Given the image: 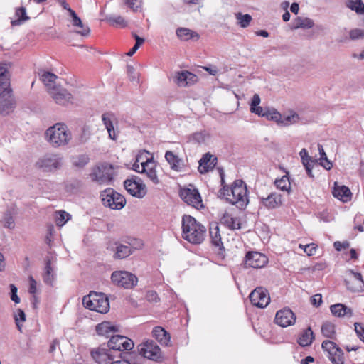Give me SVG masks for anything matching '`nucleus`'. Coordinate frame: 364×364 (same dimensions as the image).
Returning <instances> with one entry per match:
<instances>
[{
	"label": "nucleus",
	"instance_id": "nucleus-59",
	"mask_svg": "<svg viewBox=\"0 0 364 364\" xmlns=\"http://www.w3.org/2000/svg\"><path fill=\"white\" fill-rule=\"evenodd\" d=\"M267 112L269 114V117H267L268 119H271V120L275 121L278 124H281V120H282V116L281 115V114L279 112H278L277 111H276L274 109H272V110L267 109Z\"/></svg>",
	"mask_w": 364,
	"mask_h": 364
},
{
	"label": "nucleus",
	"instance_id": "nucleus-41",
	"mask_svg": "<svg viewBox=\"0 0 364 364\" xmlns=\"http://www.w3.org/2000/svg\"><path fill=\"white\" fill-rule=\"evenodd\" d=\"M148 154H149V152L145 150L138 154L136 158V161L132 165V169L136 172L142 173L143 164L145 162L144 157L146 159V155Z\"/></svg>",
	"mask_w": 364,
	"mask_h": 364
},
{
	"label": "nucleus",
	"instance_id": "nucleus-34",
	"mask_svg": "<svg viewBox=\"0 0 364 364\" xmlns=\"http://www.w3.org/2000/svg\"><path fill=\"white\" fill-rule=\"evenodd\" d=\"M116 250L114 255L115 259H122L128 257L132 254V251L130 250V247L126 244H122L119 242H115Z\"/></svg>",
	"mask_w": 364,
	"mask_h": 364
},
{
	"label": "nucleus",
	"instance_id": "nucleus-18",
	"mask_svg": "<svg viewBox=\"0 0 364 364\" xmlns=\"http://www.w3.org/2000/svg\"><path fill=\"white\" fill-rule=\"evenodd\" d=\"M0 96H1L0 97V113L2 115H8L14 111L16 106V102L11 96V89L9 88V86H8L7 90Z\"/></svg>",
	"mask_w": 364,
	"mask_h": 364
},
{
	"label": "nucleus",
	"instance_id": "nucleus-55",
	"mask_svg": "<svg viewBox=\"0 0 364 364\" xmlns=\"http://www.w3.org/2000/svg\"><path fill=\"white\" fill-rule=\"evenodd\" d=\"M14 320H15V323L17 326L18 329L21 331V325L20 323L24 322L26 321V314L22 309H18L16 310V311L14 314Z\"/></svg>",
	"mask_w": 364,
	"mask_h": 364
},
{
	"label": "nucleus",
	"instance_id": "nucleus-19",
	"mask_svg": "<svg viewBox=\"0 0 364 364\" xmlns=\"http://www.w3.org/2000/svg\"><path fill=\"white\" fill-rule=\"evenodd\" d=\"M275 323L282 327H287L294 324L296 316L289 308H284L276 314Z\"/></svg>",
	"mask_w": 364,
	"mask_h": 364
},
{
	"label": "nucleus",
	"instance_id": "nucleus-49",
	"mask_svg": "<svg viewBox=\"0 0 364 364\" xmlns=\"http://www.w3.org/2000/svg\"><path fill=\"white\" fill-rule=\"evenodd\" d=\"M235 18L237 20V24L242 28H247L252 19L250 14H242L240 12L235 14Z\"/></svg>",
	"mask_w": 364,
	"mask_h": 364
},
{
	"label": "nucleus",
	"instance_id": "nucleus-29",
	"mask_svg": "<svg viewBox=\"0 0 364 364\" xmlns=\"http://www.w3.org/2000/svg\"><path fill=\"white\" fill-rule=\"evenodd\" d=\"M209 234L212 245L218 247L220 251L223 250L224 247L222 242L219 227L217 224H213L210 226Z\"/></svg>",
	"mask_w": 364,
	"mask_h": 364
},
{
	"label": "nucleus",
	"instance_id": "nucleus-23",
	"mask_svg": "<svg viewBox=\"0 0 364 364\" xmlns=\"http://www.w3.org/2000/svg\"><path fill=\"white\" fill-rule=\"evenodd\" d=\"M260 202L267 209H275L282 205V196L279 193L272 192L267 197H261Z\"/></svg>",
	"mask_w": 364,
	"mask_h": 364
},
{
	"label": "nucleus",
	"instance_id": "nucleus-61",
	"mask_svg": "<svg viewBox=\"0 0 364 364\" xmlns=\"http://www.w3.org/2000/svg\"><path fill=\"white\" fill-rule=\"evenodd\" d=\"M124 1L128 7L136 11L141 7L142 0H124Z\"/></svg>",
	"mask_w": 364,
	"mask_h": 364
},
{
	"label": "nucleus",
	"instance_id": "nucleus-5",
	"mask_svg": "<svg viewBox=\"0 0 364 364\" xmlns=\"http://www.w3.org/2000/svg\"><path fill=\"white\" fill-rule=\"evenodd\" d=\"M137 350L141 356L154 362L161 363L164 360L161 348L153 340H147L138 345Z\"/></svg>",
	"mask_w": 364,
	"mask_h": 364
},
{
	"label": "nucleus",
	"instance_id": "nucleus-50",
	"mask_svg": "<svg viewBox=\"0 0 364 364\" xmlns=\"http://www.w3.org/2000/svg\"><path fill=\"white\" fill-rule=\"evenodd\" d=\"M174 83L178 87L187 86V76L186 75V70L176 72L173 77Z\"/></svg>",
	"mask_w": 364,
	"mask_h": 364
},
{
	"label": "nucleus",
	"instance_id": "nucleus-4",
	"mask_svg": "<svg viewBox=\"0 0 364 364\" xmlns=\"http://www.w3.org/2000/svg\"><path fill=\"white\" fill-rule=\"evenodd\" d=\"M82 304L86 309L101 314L107 313L109 309V302L105 294L91 291L82 299Z\"/></svg>",
	"mask_w": 364,
	"mask_h": 364
},
{
	"label": "nucleus",
	"instance_id": "nucleus-31",
	"mask_svg": "<svg viewBox=\"0 0 364 364\" xmlns=\"http://www.w3.org/2000/svg\"><path fill=\"white\" fill-rule=\"evenodd\" d=\"M330 309L332 314L338 317H343L345 316L351 317L353 316L352 309L343 304L338 303L331 305Z\"/></svg>",
	"mask_w": 364,
	"mask_h": 364
},
{
	"label": "nucleus",
	"instance_id": "nucleus-32",
	"mask_svg": "<svg viewBox=\"0 0 364 364\" xmlns=\"http://www.w3.org/2000/svg\"><path fill=\"white\" fill-rule=\"evenodd\" d=\"M55 278V274L51 267V259L49 257L45 259V272L43 274V282L49 285H52Z\"/></svg>",
	"mask_w": 364,
	"mask_h": 364
},
{
	"label": "nucleus",
	"instance_id": "nucleus-52",
	"mask_svg": "<svg viewBox=\"0 0 364 364\" xmlns=\"http://www.w3.org/2000/svg\"><path fill=\"white\" fill-rule=\"evenodd\" d=\"M72 25L75 27H77V28H80V30L77 31V33H78L82 36H87L90 33V29L88 27V26L84 24L81 20L79 23H75L74 21V18H72Z\"/></svg>",
	"mask_w": 364,
	"mask_h": 364
},
{
	"label": "nucleus",
	"instance_id": "nucleus-63",
	"mask_svg": "<svg viewBox=\"0 0 364 364\" xmlns=\"http://www.w3.org/2000/svg\"><path fill=\"white\" fill-rule=\"evenodd\" d=\"M146 299L149 302L156 303L159 301L158 294L154 291H148L146 294Z\"/></svg>",
	"mask_w": 364,
	"mask_h": 364
},
{
	"label": "nucleus",
	"instance_id": "nucleus-43",
	"mask_svg": "<svg viewBox=\"0 0 364 364\" xmlns=\"http://www.w3.org/2000/svg\"><path fill=\"white\" fill-rule=\"evenodd\" d=\"M57 76L50 72H44L41 75V80L43 82L45 85L48 87V92H50V88L53 87H55L54 85L55 81L57 79Z\"/></svg>",
	"mask_w": 364,
	"mask_h": 364
},
{
	"label": "nucleus",
	"instance_id": "nucleus-1",
	"mask_svg": "<svg viewBox=\"0 0 364 364\" xmlns=\"http://www.w3.org/2000/svg\"><path fill=\"white\" fill-rule=\"evenodd\" d=\"M220 192L225 196L230 203L236 205L241 209L244 208L249 202L247 186L242 180L235 181L230 188L223 186Z\"/></svg>",
	"mask_w": 364,
	"mask_h": 364
},
{
	"label": "nucleus",
	"instance_id": "nucleus-62",
	"mask_svg": "<svg viewBox=\"0 0 364 364\" xmlns=\"http://www.w3.org/2000/svg\"><path fill=\"white\" fill-rule=\"evenodd\" d=\"M90 136V128L88 127H87V126H84L82 128V133H81L80 136V142L81 143L86 142L89 139Z\"/></svg>",
	"mask_w": 364,
	"mask_h": 364
},
{
	"label": "nucleus",
	"instance_id": "nucleus-8",
	"mask_svg": "<svg viewBox=\"0 0 364 364\" xmlns=\"http://www.w3.org/2000/svg\"><path fill=\"white\" fill-rule=\"evenodd\" d=\"M179 195L181 198L188 205L196 209L203 208L200 194L193 185L190 184L188 187L181 188Z\"/></svg>",
	"mask_w": 364,
	"mask_h": 364
},
{
	"label": "nucleus",
	"instance_id": "nucleus-64",
	"mask_svg": "<svg viewBox=\"0 0 364 364\" xmlns=\"http://www.w3.org/2000/svg\"><path fill=\"white\" fill-rule=\"evenodd\" d=\"M354 326L358 337L364 343V328L358 323H355Z\"/></svg>",
	"mask_w": 364,
	"mask_h": 364
},
{
	"label": "nucleus",
	"instance_id": "nucleus-58",
	"mask_svg": "<svg viewBox=\"0 0 364 364\" xmlns=\"http://www.w3.org/2000/svg\"><path fill=\"white\" fill-rule=\"evenodd\" d=\"M127 71L131 81L139 82V73L132 65H127Z\"/></svg>",
	"mask_w": 364,
	"mask_h": 364
},
{
	"label": "nucleus",
	"instance_id": "nucleus-57",
	"mask_svg": "<svg viewBox=\"0 0 364 364\" xmlns=\"http://www.w3.org/2000/svg\"><path fill=\"white\" fill-rule=\"evenodd\" d=\"M298 120H299V115L297 114L294 113L291 115L282 117L281 124L287 126V125H289L290 124L296 122Z\"/></svg>",
	"mask_w": 364,
	"mask_h": 364
},
{
	"label": "nucleus",
	"instance_id": "nucleus-51",
	"mask_svg": "<svg viewBox=\"0 0 364 364\" xmlns=\"http://www.w3.org/2000/svg\"><path fill=\"white\" fill-rule=\"evenodd\" d=\"M70 218V215L65 210L57 212L55 223L58 226H63Z\"/></svg>",
	"mask_w": 364,
	"mask_h": 364
},
{
	"label": "nucleus",
	"instance_id": "nucleus-14",
	"mask_svg": "<svg viewBox=\"0 0 364 364\" xmlns=\"http://www.w3.org/2000/svg\"><path fill=\"white\" fill-rule=\"evenodd\" d=\"M125 189L133 196L142 198L146 194V186L137 177L124 182Z\"/></svg>",
	"mask_w": 364,
	"mask_h": 364
},
{
	"label": "nucleus",
	"instance_id": "nucleus-15",
	"mask_svg": "<svg viewBox=\"0 0 364 364\" xmlns=\"http://www.w3.org/2000/svg\"><path fill=\"white\" fill-rule=\"evenodd\" d=\"M249 298L252 304L259 308L266 307L270 301L267 290L262 287H257L253 290Z\"/></svg>",
	"mask_w": 364,
	"mask_h": 364
},
{
	"label": "nucleus",
	"instance_id": "nucleus-53",
	"mask_svg": "<svg viewBox=\"0 0 364 364\" xmlns=\"http://www.w3.org/2000/svg\"><path fill=\"white\" fill-rule=\"evenodd\" d=\"M56 1H57V2H58V4H60L62 6V7H63L64 9L67 10V11L69 12V14H70V15L71 18H74V21H75V23H80V18L77 16V14L75 13V11L74 10H73V9L69 6V4L66 2V1H65V0H56Z\"/></svg>",
	"mask_w": 364,
	"mask_h": 364
},
{
	"label": "nucleus",
	"instance_id": "nucleus-26",
	"mask_svg": "<svg viewBox=\"0 0 364 364\" xmlns=\"http://www.w3.org/2000/svg\"><path fill=\"white\" fill-rule=\"evenodd\" d=\"M152 335L161 345L170 346L171 336L164 328L156 326L152 331Z\"/></svg>",
	"mask_w": 364,
	"mask_h": 364
},
{
	"label": "nucleus",
	"instance_id": "nucleus-35",
	"mask_svg": "<svg viewBox=\"0 0 364 364\" xmlns=\"http://www.w3.org/2000/svg\"><path fill=\"white\" fill-rule=\"evenodd\" d=\"M222 222L230 230H240L241 228L240 219L226 213L222 218Z\"/></svg>",
	"mask_w": 364,
	"mask_h": 364
},
{
	"label": "nucleus",
	"instance_id": "nucleus-20",
	"mask_svg": "<svg viewBox=\"0 0 364 364\" xmlns=\"http://www.w3.org/2000/svg\"><path fill=\"white\" fill-rule=\"evenodd\" d=\"M92 357L99 364H109L114 360L112 350L108 348H105L102 346L99 347L97 350L92 351Z\"/></svg>",
	"mask_w": 364,
	"mask_h": 364
},
{
	"label": "nucleus",
	"instance_id": "nucleus-40",
	"mask_svg": "<svg viewBox=\"0 0 364 364\" xmlns=\"http://www.w3.org/2000/svg\"><path fill=\"white\" fill-rule=\"evenodd\" d=\"M314 26V22L309 18H304L299 16L295 19L294 28H311Z\"/></svg>",
	"mask_w": 364,
	"mask_h": 364
},
{
	"label": "nucleus",
	"instance_id": "nucleus-12",
	"mask_svg": "<svg viewBox=\"0 0 364 364\" xmlns=\"http://www.w3.org/2000/svg\"><path fill=\"white\" fill-rule=\"evenodd\" d=\"M134 346V342L131 339L119 335L112 336V338L107 343V347L109 348L112 351L117 352L130 350Z\"/></svg>",
	"mask_w": 364,
	"mask_h": 364
},
{
	"label": "nucleus",
	"instance_id": "nucleus-44",
	"mask_svg": "<svg viewBox=\"0 0 364 364\" xmlns=\"http://www.w3.org/2000/svg\"><path fill=\"white\" fill-rule=\"evenodd\" d=\"M4 228L14 229L15 228V221L13 213L11 210H7L4 213L1 220Z\"/></svg>",
	"mask_w": 364,
	"mask_h": 364
},
{
	"label": "nucleus",
	"instance_id": "nucleus-3",
	"mask_svg": "<svg viewBox=\"0 0 364 364\" xmlns=\"http://www.w3.org/2000/svg\"><path fill=\"white\" fill-rule=\"evenodd\" d=\"M46 140L54 147L66 146L72 139V134L68 126L63 122L55 123L48 128L44 134Z\"/></svg>",
	"mask_w": 364,
	"mask_h": 364
},
{
	"label": "nucleus",
	"instance_id": "nucleus-56",
	"mask_svg": "<svg viewBox=\"0 0 364 364\" xmlns=\"http://www.w3.org/2000/svg\"><path fill=\"white\" fill-rule=\"evenodd\" d=\"M81 186L82 182L79 180L75 179L66 183L65 189L67 191L74 192L77 191Z\"/></svg>",
	"mask_w": 364,
	"mask_h": 364
},
{
	"label": "nucleus",
	"instance_id": "nucleus-60",
	"mask_svg": "<svg viewBox=\"0 0 364 364\" xmlns=\"http://www.w3.org/2000/svg\"><path fill=\"white\" fill-rule=\"evenodd\" d=\"M349 36L351 40L364 38V30L359 28L353 29L350 31Z\"/></svg>",
	"mask_w": 364,
	"mask_h": 364
},
{
	"label": "nucleus",
	"instance_id": "nucleus-10",
	"mask_svg": "<svg viewBox=\"0 0 364 364\" xmlns=\"http://www.w3.org/2000/svg\"><path fill=\"white\" fill-rule=\"evenodd\" d=\"M114 171L112 165L103 164L95 168L91 174L92 181L99 184H109L113 180Z\"/></svg>",
	"mask_w": 364,
	"mask_h": 364
},
{
	"label": "nucleus",
	"instance_id": "nucleus-48",
	"mask_svg": "<svg viewBox=\"0 0 364 364\" xmlns=\"http://www.w3.org/2000/svg\"><path fill=\"white\" fill-rule=\"evenodd\" d=\"M123 241L127 245V246L130 247V250L132 251V253L134 250H140L144 246V243L141 240L134 237H127Z\"/></svg>",
	"mask_w": 364,
	"mask_h": 364
},
{
	"label": "nucleus",
	"instance_id": "nucleus-47",
	"mask_svg": "<svg viewBox=\"0 0 364 364\" xmlns=\"http://www.w3.org/2000/svg\"><path fill=\"white\" fill-rule=\"evenodd\" d=\"M274 183L277 188L282 191H286L289 193L291 189V183L287 174L283 176L280 179L276 180Z\"/></svg>",
	"mask_w": 364,
	"mask_h": 364
},
{
	"label": "nucleus",
	"instance_id": "nucleus-22",
	"mask_svg": "<svg viewBox=\"0 0 364 364\" xmlns=\"http://www.w3.org/2000/svg\"><path fill=\"white\" fill-rule=\"evenodd\" d=\"M156 165L153 158H146L143 164L142 173L145 174L147 178L155 185L159 183V180L156 170Z\"/></svg>",
	"mask_w": 364,
	"mask_h": 364
},
{
	"label": "nucleus",
	"instance_id": "nucleus-27",
	"mask_svg": "<svg viewBox=\"0 0 364 364\" xmlns=\"http://www.w3.org/2000/svg\"><path fill=\"white\" fill-rule=\"evenodd\" d=\"M332 193L335 198H337L345 203L350 200L351 199L352 193L350 190L346 186H338L336 182L334 184Z\"/></svg>",
	"mask_w": 364,
	"mask_h": 364
},
{
	"label": "nucleus",
	"instance_id": "nucleus-28",
	"mask_svg": "<svg viewBox=\"0 0 364 364\" xmlns=\"http://www.w3.org/2000/svg\"><path fill=\"white\" fill-rule=\"evenodd\" d=\"M116 326L111 324L109 321L102 322L96 326V331L98 335L103 336L106 338L114 336V333L117 331Z\"/></svg>",
	"mask_w": 364,
	"mask_h": 364
},
{
	"label": "nucleus",
	"instance_id": "nucleus-45",
	"mask_svg": "<svg viewBox=\"0 0 364 364\" xmlns=\"http://www.w3.org/2000/svg\"><path fill=\"white\" fill-rule=\"evenodd\" d=\"M322 334L328 338H333L336 334L335 326L331 322H325L321 326Z\"/></svg>",
	"mask_w": 364,
	"mask_h": 364
},
{
	"label": "nucleus",
	"instance_id": "nucleus-33",
	"mask_svg": "<svg viewBox=\"0 0 364 364\" xmlns=\"http://www.w3.org/2000/svg\"><path fill=\"white\" fill-rule=\"evenodd\" d=\"M15 17L16 19L11 20V21L12 26H20L30 19V17L27 15L26 9L24 6L16 8Z\"/></svg>",
	"mask_w": 364,
	"mask_h": 364
},
{
	"label": "nucleus",
	"instance_id": "nucleus-16",
	"mask_svg": "<svg viewBox=\"0 0 364 364\" xmlns=\"http://www.w3.org/2000/svg\"><path fill=\"white\" fill-rule=\"evenodd\" d=\"M267 262V257L259 252H248L245 257V265L246 267L262 268Z\"/></svg>",
	"mask_w": 364,
	"mask_h": 364
},
{
	"label": "nucleus",
	"instance_id": "nucleus-37",
	"mask_svg": "<svg viewBox=\"0 0 364 364\" xmlns=\"http://www.w3.org/2000/svg\"><path fill=\"white\" fill-rule=\"evenodd\" d=\"M345 5L358 15L364 14V3L362 0H346Z\"/></svg>",
	"mask_w": 364,
	"mask_h": 364
},
{
	"label": "nucleus",
	"instance_id": "nucleus-30",
	"mask_svg": "<svg viewBox=\"0 0 364 364\" xmlns=\"http://www.w3.org/2000/svg\"><path fill=\"white\" fill-rule=\"evenodd\" d=\"M165 159L169 164L171 168L176 171H181L183 166V161L171 151H167L165 154Z\"/></svg>",
	"mask_w": 364,
	"mask_h": 364
},
{
	"label": "nucleus",
	"instance_id": "nucleus-25",
	"mask_svg": "<svg viewBox=\"0 0 364 364\" xmlns=\"http://www.w3.org/2000/svg\"><path fill=\"white\" fill-rule=\"evenodd\" d=\"M299 156L301 159L302 164L305 167L307 175L310 178H314L312 169L317 160L313 159L312 157L309 156V153L306 149H302L299 152Z\"/></svg>",
	"mask_w": 364,
	"mask_h": 364
},
{
	"label": "nucleus",
	"instance_id": "nucleus-7",
	"mask_svg": "<svg viewBox=\"0 0 364 364\" xmlns=\"http://www.w3.org/2000/svg\"><path fill=\"white\" fill-rule=\"evenodd\" d=\"M63 159L59 154H48L39 159L36 167L44 172H54L61 168Z\"/></svg>",
	"mask_w": 364,
	"mask_h": 364
},
{
	"label": "nucleus",
	"instance_id": "nucleus-2",
	"mask_svg": "<svg viewBox=\"0 0 364 364\" xmlns=\"http://www.w3.org/2000/svg\"><path fill=\"white\" fill-rule=\"evenodd\" d=\"M206 229L191 215L182 218V237L193 244H200L205 238Z\"/></svg>",
	"mask_w": 364,
	"mask_h": 364
},
{
	"label": "nucleus",
	"instance_id": "nucleus-13",
	"mask_svg": "<svg viewBox=\"0 0 364 364\" xmlns=\"http://www.w3.org/2000/svg\"><path fill=\"white\" fill-rule=\"evenodd\" d=\"M102 123L107 131L109 138L117 141L119 137V131L117 129L118 119L112 112H105L102 114Z\"/></svg>",
	"mask_w": 364,
	"mask_h": 364
},
{
	"label": "nucleus",
	"instance_id": "nucleus-11",
	"mask_svg": "<svg viewBox=\"0 0 364 364\" xmlns=\"http://www.w3.org/2000/svg\"><path fill=\"white\" fill-rule=\"evenodd\" d=\"M321 347L328 353V357L333 364H344L343 352L334 342L324 341Z\"/></svg>",
	"mask_w": 364,
	"mask_h": 364
},
{
	"label": "nucleus",
	"instance_id": "nucleus-42",
	"mask_svg": "<svg viewBox=\"0 0 364 364\" xmlns=\"http://www.w3.org/2000/svg\"><path fill=\"white\" fill-rule=\"evenodd\" d=\"M176 35L178 38L183 41H188L194 37L198 38V35L196 33L186 28H178L176 30Z\"/></svg>",
	"mask_w": 364,
	"mask_h": 364
},
{
	"label": "nucleus",
	"instance_id": "nucleus-24",
	"mask_svg": "<svg viewBox=\"0 0 364 364\" xmlns=\"http://www.w3.org/2000/svg\"><path fill=\"white\" fill-rule=\"evenodd\" d=\"M217 163V158L210 153L205 154L199 161L198 171L200 173H206L213 169Z\"/></svg>",
	"mask_w": 364,
	"mask_h": 364
},
{
	"label": "nucleus",
	"instance_id": "nucleus-9",
	"mask_svg": "<svg viewBox=\"0 0 364 364\" xmlns=\"http://www.w3.org/2000/svg\"><path fill=\"white\" fill-rule=\"evenodd\" d=\"M112 282L124 289H132L137 284V277L127 271H116L111 275Z\"/></svg>",
	"mask_w": 364,
	"mask_h": 364
},
{
	"label": "nucleus",
	"instance_id": "nucleus-54",
	"mask_svg": "<svg viewBox=\"0 0 364 364\" xmlns=\"http://www.w3.org/2000/svg\"><path fill=\"white\" fill-rule=\"evenodd\" d=\"M90 158L87 155L82 154L73 159V164L76 167L82 168L88 164Z\"/></svg>",
	"mask_w": 364,
	"mask_h": 364
},
{
	"label": "nucleus",
	"instance_id": "nucleus-6",
	"mask_svg": "<svg viewBox=\"0 0 364 364\" xmlns=\"http://www.w3.org/2000/svg\"><path fill=\"white\" fill-rule=\"evenodd\" d=\"M100 198L102 204L105 207L113 210H121L126 204L124 197L112 188L102 191L100 193Z\"/></svg>",
	"mask_w": 364,
	"mask_h": 364
},
{
	"label": "nucleus",
	"instance_id": "nucleus-39",
	"mask_svg": "<svg viewBox=\"0 0 364 364\" xmlns=\"http://www.w3.org/2000/svg\"><path fill=\"white\" fill-rule=\"evenodd\" d=\"M9 85V72L0 65V95L7 90Z\"/></svg>",
	"mask_w": 364,
	"mask_h": 364
},
{
	"label": "nucleus",
	"instance_id": "nucleus-17",
	"mask_svg": "<svg viewBox=\"0 0 364 364\" xmlns=\"http://www.w3.org/2000/svg\"><path fill=\"white\" fill-rule=\"evenodd\" d=\"M348 278L345 279V284L348 290L352 292H360L363 289L364 281L360 273L352 269L348 271Z\"/></svg>",
	"mask_w": 364,
	"mask_h": 364
},
{
	"label": "nucleus",
	"instance_id": "nucleus-21",
	"mask_svg": "<svg viewBox=\"0 0 364 364\" xmlns=\"http://www.w3.org/2000/svg\"><path fill=\"white\" fill-rule=\"evenodd\" d=\"M50 95L57 104L65 105L70 102L72 95L65 89L60 87H53L50 88Z\"/></svg>",
	"mask_w": 364,
	"mask_h": 364
},
{
	"label": "nucleus",
	"instance_id": "nucleus-46",
	"mask_svg": "<svg viewBox=\"0 0 364 364\" xmlns=\"http://www.w3.org/2000/svg\"><path fill=\"white\" fill-rule=\"evenodd\" d=\"M208 137V134L205 131L197 132L191 134L188 140L193 144H203Z\"/></svg>",
	"mask_w": 364,
	"mask_h": 364
},
{
	"label": "nucleus",
	"instance_id": "nucleus-38",
	"mask_svg": "<svg viewBox=\"0 0 364 364\" xmlns=\"http://www.w3.org/2000/svg\"><path fill=\"white\" fill-rule=\"evenodd\" d=\"M105 21L108 22L111 26L124 28L127 26V22L126 20L121 16L117 15H108L105 18Z\"/></svg>",
	"mask_w": 364,
	"mask_h": 364
},
{
	"label": "nucleus",
	"instance_id": "nucleus-36",
	"mask_svg": "<svg viewBox=\"0 0 364 364\" xmlns=\"http://www.w3.org/2000/svg\"><path fill=\"white\" fill-rule=\"evenodd\" d=\"M314 340V335L311 328L309 327L299 337L298 343L301 346L305 347L310 346Z\"/></svg>",
	"mask_w": 364,
	"mask_h": 364
}]
</instances>
